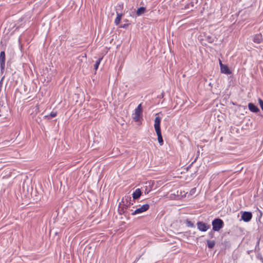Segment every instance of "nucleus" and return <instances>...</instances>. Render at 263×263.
<instances>
[{
  "mask_svg": "<svg viewBox=\"0 0 263 263\" xmlns=\"http://www.w3.org/2000/svg\"><path fill=\"white\" fill-rule=\"evenodd\" d=\"M212 225L213 231L218 232L223 227L224 222L222 219L217 218L212 221Z\"/></svg>",
  "mask_w": 263,
  "mask_h": 263,
  "instance_id": "1",
  "label": "nucleus"
},
{
  "mask_svg": "<svg viewBox=\"0 0 263 263\" xmlns=\"http://www.w3.org/2000/svg\"><path fill=\"white\" fill-rule=\"evenodd\" d=\"M142 112V105L140 104L138 105L135 110L134 120L136 121H139L141 118V116Z\"/></svg>",
  "mask_w": 263,
  "mask_h": 263,
  "instance_id": "2",
  "label": "nucleus"
},
{
  "mask_svg": "<svg viewBox=\"0 0 263 263\" xmlns=\"http://www.w3.org/2000/svg\"><path fill=\"white\" fill-rule=\"evenodd\" d=\"M197 227L200 231L205 232L211 228V226L206 223L198 221L197 223Z\"/></svg>",
  "mask_w": 263,
  "mask_h": 263,
  "instance_id": "3",
  "label": "nucleus"
},
{
  "mask_svg": "<svg viewBox=\"0 0 263 263\" xmlns=\"http://www.w3.org/2000/svg\"><path fill=\"white\" fill-rule=\"evenodd\" d=\"M149 208V205L148 204H145L141 206L140 208L137 209L133 213V215H135L137 214H139L142 213L146 211Z\"/></svg>",
  "mask_w": 263,
  "mask_h": 263,
  "instance_id": "4",
  "label": "nucleus"
},
{
  "mask_svg": "<svg viewBox=\"0 0 263 263\" xmlns=\"http://www.w3.org/2000/svg\"><path fill=\"white\" fill-rule=\"evenodd\" d=\"M219 65L221 73L226 74H230L232 73L228 66L223 64L220 60L219 61Z\"/></svg>",
  "mask_w": 263,
  "mask_h": 263,
  "instance_id": "5",
  "label": "nucleus"
},
{
  "mask_svg": "<svg viewBox=\"0 0 263 263\" xmlns=\"http://www.w3.org/2000/svg\"><path fill=\"white\" fill-rule=\"evenodd\" d=\"M252 218V214L250 212H243L241 215V219L245 222H249Z\"/></svg>",
  "mask_w": 263,
  "mask_h": 263,
  "instance_id": "6",
  "label": "nucleus"
},
{
  "mask_svg": "<svg viewBox=\"0 0 263 263\" xmlns=\"http://www.w3.org/2000/svg\"><path fill=\"white\" fill-rule=\"evenodd\" d=\"M0 67L1 71H3L5 67V53L4 51L0 53Z\"/></svg>",
  "mask_w": 263,
  "mask_h": 263,
  "instance_id": "7",
  "label": "nucleus"
},
{
  "mask_svg": "<svg viewBox=\"0 0 263 263\" xmlns=\"http://www.w3.org/2000/svg\"><path fill=\"white\" fill-rule=\"evenodd\" d=\"M161 121V118L157 116L155 119L154 122V128L156 132L161 131L160 123Z\"/></svg>",
  "mask_w": 263,
  "mask_h": 263,
  "instance_id": "8",
  "label": "nucleus"
},
{
  "mask_svg": "<svg viewBox=\"0 0 263 263\" xmlns=\"http://www.w3.org/2000/svg\"><path fill=\"white\" fill-rule=\"evenodd\" d=\"M262 40V36L261 33L255 34L253 38V41L254 43L259 44Z\"/></svg>",
  "mask_w": 263,
  "mask_h": 263,
  "instance_id": "9",
  "label": "nucleus"
},
{
  "mask_svg": "<svg viewBox=\"0 0 263 263\" xmlns=\"http://www.w3.org/2000/svg\"><path fill=\"white\" fill-rule=\"evenodd\" d=\"M249 109L253 112H257L259 111V108L252 103H250L248 104Z\"/></svg>",
  "mask_w": 263,
  "mask_h": 263,
  "instance_id": "10",
  "label": "nucleus"
},
{
  "mask_svg": "<svg viewBox=\"0 0 263 263\" xmlns=\"http://www.w3.org/2000/svg\"><path fill=\"white\" fill-rule=\"evenodd\" d=\"M132 195L134 199H138L141 195V191L139 189H137L133 192Z\"/></svg>",
  "mask_w": 263,
  "mask_h": 263,
  "instance_id": "11",
  "label": "nucleus"
},
{
  "mask_svg": "<svg viewBox=\"0 0 263 263\" xmlns=\"http://www.w3.org/2000/svg\"><path fill=\"white\" fill-rule=\"evenodd\" d=\"M117 17L115 20V24L116 25H118L120 24L121 18L123 16V14L122 13H119L118 12H117Z\"/></svg>",
  "mask_w": 263,
  "mask_h": 263,
  "instance_id": "12",
  "label": "nucleus"
},
{
  "mask_svg": "<svg viewBox=\"0 0 263 263\" xmlns=\"http://www.w3.org/2000/svg\"><path fill=\"white\" fill-rule=\"evenodd\" d=\"M146 11V8L144 7H141L139 8L136 12V14L137 16H140L142 14H144Z\"/></svg>",
  "mask_w": 263,
  "mask_h": 263,
  "instance_id": "13",
  "label": "nucleus"
},
{
  "mask_svg": "<svg viewBox=\"0 0 263 263\" xmlns=\"http://www.w3.org/2000/svg\"><path fill=\"white\" fill-rule=\"evenodd\" d=\"M156 132L157 135L158 136V142L159 143L160 145H162L163 144V138H162V136L161 135V132L159 131V132Z\"/></svg>",
  "mask_w": 263,
  "mask_h": 263,
  "instance_id": "14",
  "label": "nucleus"
},
{
  "mask_svg": "<svg viewBox=\"0 0 263 263\" xmlns=\"http://www.w3.org/2000/svg\"><path fill=\"white\" fill-rule=\"evenodd\" d=\"M207 246L209 249H212L215 245V241L214 240H207Z\"/></svg>",
  "mask_w": 263,
  "mask_h": 263,
  "instance_id": "15",
  "label": "nucleus"
},
{
  "mask_svg": "<svg viewBox=\"0 0 263 263\" xmlns=\"http://www.w3.org/2000/svg\"><path fill=\"white\" fill-rule=\"evenodd\" d=\"M118 212L119 214L122 215L125 212L124 206L121 205V203H120L118 206Z\"/></svg>",
  "mask_w": 263,
  "mask_h": 263,
  "instance_id": "16",
  "label": "nucleus"
},
{
  "mask_svg": "<svg viewBox=\"0 0 263 263\" xmlns=\"http://www.w3.org/2000/svg\"><path fill=\"white\" fill-rule=\"evenodd\" d=\"M103 58H100L96 62V63L94 65V69L97 70L99 67V66L100 64L101 61H102Z\"/></svg>",
  "mask_w": 263,
  "mask_h": 263,
  "instance_id": "17",
  "label": "nucleus"
},
{
  "mask_svg": "<svg viewBox=\"0 0 263 263\" xmlns=\"http://www.w3.org/2000/svg\"><path fill=\"white\" fill-rule=\"evenodd\" d=\"M185 223H186V226L188 227H190V228H194V223L192 221H191L190 220H189L188 219H187L185 221Z\"/></svg>",
  "mask_w": 263,
  "mask_h": 263,
  "instance_id": "18",
  "label": "nucleus"
},
{
  "mask_svg": "<svg viewBox=\"0 0 263 263\" xmlns=\"http://www.w3.org/2000/svg\"><path fill=\"white\" fill-rule=\"evenodd\" d=\"M208 236L210 238H213L214 237V232L213 231V230L208 233Z\"/></svg>",
  "mask_w": 263,
  "mask_h": 263,
  "instance_id": "19",
  "label": "nucleus"
},
{
  "mask_svg": "<svg viewBox=\"0 0 263 263\" xmlns=\"http://www.w3.org/2000/svg\"><path fill=\"white\" fill-rule=\"evenodd\" d=\"M258 102L259 103L261 109L263 111V101L261 99H258Z\"/></svg>",
  "mask_w": 263,
  "mask_h": 263,
  "instance_id": "20",
  "label": "nucleus"
},
{
  "mask_svg": "<svg viewBox=\"0 0 263 263\" xmlns=\"http://www.w3.org/2000/svg\"><path fill=\"white\" fill-rule=\"evenodd\" d=\"M57 115V112L52 111L50 114V116L51 118H54V117H56Z\"/></svg>",
  "mask_w": 263,
  "mask_h": 263,
  "instance_id": "21",
  "label": "nucleus"
},
{
  "mask_svg": "<svg viewBox=\"0 0 263 263\" xmlns=\"http://www.w3.org/2000/svg\"><path fill=\"white\" fill-rule=\"evenodd\" d=\"M196 192V188L192 189L190 191V194L193 195Z\"/></svg>",
  "mask_w": 263,
  "mask_h": 263,
  "instance_id": "22",
  "label": "nucleus"
},
{
  "mask_svg": "<svg viewBox=\"0 0 263 263\" xmlns=\"http://www.w3.org/2000/svg\"><path fill=\"white\" fill-rule=\"evenodd\" d=\"M128 26V24H124V25H122L121 26V28H126Z\"/></svg>",
  "mask_w": 263,
  "mask_h": 263,
  "instance_id": "23",
  "label": "nucleus"
},
{
  "mask_svg": "<svg viewBox=\"0 0 263 263\" xmlns=\"http://www.w3.org/2000/svg\"><path fill=\"white\" fill-rule=\"evenodd\" d=\"M127 199H129V200H130V199H131L130 197H127V199H126V200H127Z\"/></svg>",
  "mask_w": 263,
  "mask_h": 263,
  "instance_id": "24",
  "label": "nucleus"
},
{
  "mask_svg": "<svg viewBox=\"0 0 263 263\" xmlns=\"http://www.w3.org/2000/svg\"><path fill=\"white\" fill-rule=\"evenodd\" d=\"M131 204V203L129 202V204ZM132 204H133V203H132Z\"/></svg>",
  "mask_w": 263,
  "mask_h": 263,
  "instance_id": "25",
  "label": "nucleus"
}]
</instances>
